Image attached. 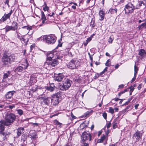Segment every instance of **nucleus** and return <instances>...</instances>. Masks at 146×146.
I'll use <instances>...</instances> for the list:
<instances>
[{"instance_id": "f257e3e1", "label": "nucleus", "mask_w": 146, "mask_h": 146, "mask_svg": "<svg viewBox=\"0 0 146 146\" xmlns=\"http://www.w3.org/2000/svg\"><path fill=\"white\" fill-rule=\"evenodd\" d=\"M15 57L13 54L8 56L5 53L1 58L0 66L2 67H9L11 64V62L14 61Z\"/></svg>"}, {"instance_id": "f03ea898", "label": "nucleus", "mask_w": 146, "mask_h": 146, "mask_svg": "<svg viewBox=\"0 0 146 146\" xmlns=\"http://www.w3.org/2000/svg\"><path fill=\"white\" fill-rule=\"evenodd\" d=\"M15 115L11 113H7L5 117V125L9 126L16 119Z\"/></svg>"}, {"instance_id": "7ed1b4c3", "label": "nucleus", "mask_w": 146, "mask_h": 146, "mask_svg": "<svg viewBox=\"0 0 146 146\" xmlns=\"http://www.w3.org/2000/svg\"><path fill=\"white\" fill-rule=\"evenodd\" d=\"M81 139L83 143L88 142L91 141L92 136L89 131H84L82 134Z\"/></svg>"}, {"instance_id": "20e7f679", "label": "nucleus", "mask_w": 146, "mask_h": 146, "mask_svg": "<svg viewBox=\"0 0 146 146\" xmlns=\"http://www.w3.org/2000/svg\"><path fill=\"white\" fill-rule=\"evenodd\" d=\"M72 82L70 80L67 79L64 82L59 85V88L62 90H66L70 86Z\"/></svg>"}, {"instance_id": "39448f33", "label": "nucleus", "mask_w": 146, "mask_h": 146, "mask_svg": "<svg viewBox=\"0 0 146 146\" xmlns=\"http://www.w3.org/2000/svg\"><path fill=\"white\" fill-rule=\"evenodd\" d=\"M44 41L48 44H53L56 41V37L52 35L43 36Z\"/></svg>"}, {"instance_id": "423d86ee", "label": "nucleus", "mask_w": 146, "mask_h": 146, "mask_svg": "<svg viewBox=\"0 0 146 146\" xmlns=\"http://www.w3.org/2000/svg\"><path fill=\"white\" fill-rule=\"evenodd\" d=\"M134 8V5L131 3H128L126 5L124 9L125 13L126 14L132 13L135 9Z\"/></svg>"}, {"instance_id": "0eeeda50", "label": "nucleus", "mask_w": 146, "mask_h": 146, "mask_svg": "<svg viewBox=\"0 0 146 146\" xmlns=\"http://www.w3.org/2000/svg\"><path fill=\"white\" fill-rule=\"evenodd\" d=\"M58 62L56 59L47 60L44 63V67H46L47 65L54 67L58 64Z\"/></svg>"}, {"instance_id": "6e6552de", "label": "nucleus", "mask_w": 146, "mask_h": 146, "mask_svg": "<svg viewBox=\"0 0 146 146\" xmlns=\"http://www.w3.org/2000/svg\"><path fill=\"white\" fill-rule=\"evenodd\" d=\"M43 103L47 106H49L51 103V98L50 97H40Z\"/></svg>"}, {"instance_id": "1a4fd4ad", "label": "nucleus", "mask_w": 146, "mask_h": 146, "mask_svg": "<svg viewBox=\"0 0 146 146\" xmlns=\"http://www.w3.org/2000/svg\"><path fill=\"white\" fill-rule=\"evenodd\" d=\"M77 63V61L72 60L69 62L68 67L69 68L71 69H74L77 68L78 67V65H76Z\"/></svg>"}, {"instance_id": "9d476101", "label": "nucleus", "mask_w": 146, "mask_h": 146, "mask_svg": "<svg viewBox=\"0 0 146 146\" xmlns=\"http://www.w3.org/2000/svg\"><path fill=\"white\" fill-rule=\"evenodd\" d=\"M12 13L13 11L12 10H11L7 14L5 13L4 15L0 19V21L2 22H4L7 19L9 18Z\"/></svg>"}, {"instance_id": "9b49d317", "label": "nucleus", "mask_w": 146, "mask_h": 146, "mask_svg": "<svg viewBox=\"0 0 146 146\" xmlns=\"http://www.w3.org/2000/svg\"><path fill=\"white\" fill-rule=\"evenodd\" d=\"M0 132V141H2L7 139L6 136L8 135L9 134V133L3 131Z\"/></svg>"}, {"instance_id": "f8f14e48", "label": "nucleus", "mask_w": 146, "mask_h": 146, "mask_svg": "<svg viewBox=\"0 0 146 146\" xmlns=\"http://www.w3.org/2000/svg\"><path fill=\"white\" fill-rule=\"evenodd\" d=\"M142 134L140 131H138L135 133L133 135V138L136 139V141H138L139 140L141 139Z\"/></svg>"}, {"instance_id": "ddd939ff", "label": "nucleus", "mask_w": 146, "mask_h": 146, "mask_svg": "<svg viewBox=\"0 0 146 146\" xmlns=\"http://www.w3.org/2000/svg\"><path fill=\"white\" fill-rule=\"evenodd\" d=\"M52 101L54 105H57L59 103V98L58 96H54L51 98Z\"/></svg>"}, {"instance_id": "4468645a", "label": "nucleus", "mask_w": 146, "mask_h": 146, "mask_svg": "<svg viewBox=\"0 0 146 146\" xmlns=\"http://www.w3.org/2000/svg\"><path fill=\"white\" fill-rule=\"evenodd\" d=\"M64 77V76L62 74H58L54 76V80L58 82L62 81Z\"/></svg>"}, {"instance_id": "2eb2a0df", "label": "nucleus", "mask_w": 146, "mask_h": 146, "mask_svg": "<svg viewBox=\"0 0 146 146\" xmlns=\"http://www.w3.org/2000/svg\"><path fill=\"white\" fill-rule=\"evenodd\" d=\"M17 136L18 137L21 134L25 132V129L24 128L20 127L18 128L17 130Z\"/></svg>"}, {"instance_id": "dca6fc26", "label": "nucleus", "mask_w": 146, "mask_h": 146, "mask_svg": "<svg viewBox=\"0 0 146 146\" xmlns=\"http://www.w3.org/2000/svg\"><path fill=\"white\" fill-rule=\"evenodd\" d=\"M5 121L3 120L0 121V132L3 131L5 129Z\"/></svg>"}, {"instance_id": "f3484780", "label": "nucleus", "mask_w": 146, "mask_h": 146, "mask_svg": "<svg viewBox=\"0 0 146 146\" xmlns=\"http://www.w3.org/2000/svg\"><path fill=\"white\" fill-rule=\"evenodd\" d=\"M15 92V91H13L8 92L5 95V97L7 99L11 98Z\"/></svg>"}, {"instance_id": "a211bd4d", "label": "nucleus", "mask_w": 146, "mask_h": 146, "mask_svg": "<svg viewBox=\"0 0 146 146\" xmlns=\"http://www.w3.org/2000/svg\"><path fill=\"white\" fill-rule=\"evenodd\" d=\"M28 67L27 66L26 67L24 68L21 66H19L16 68L14 70V72H21L23 71V69H26Z\"/></svg>"}, {"instance_id": "6ab92c4d", "label": "nucleus", "mask_w": 146, "mask_h": 146, "mask_svg": "<svg viewBox=\"0 0 146 146\" xmlns=\"http://www.w3.org/2000/svg\"><path fill=\"white\" fill-rule=\"evenodd\" d=\"M99 14L100 17L101 18L100 20L101 21L103 20L104 17L105 12L102 10H101L99 12Z\"/></svg>"}, {"instance_id": "aec40b11", "label": "nucleus", "mask_w": 146, "mask_h": 146, "mask_svg": "<svg viewBox=\"0 0 146 146\" xmlns=\"http://www.w3.org/2000/svg\"><path fill=\"white\" fill-rule=\"evenodd\" d=\"M5 32L6 33L10 30L14 31L15 30H16V29H15V28L13 27V26H6L5 27Z\"/></svg>"}, {"instance_id": "412c9836", "label": "nucleus", "mask_w": 146, "mask_h": 146, "mask_svg": "<svg viewBox=\"0 0 146 146\" xmlns=\"http://www.w3.org/2000/svg\"><path fill=\"white\" fill-rule=\"evenodd\" d=\"M27 139V137L25 135V134H23L21 137V141L23 143H27L26 140Z\"/></svg>"}, {"instance_id": "4be33fe9", "label": "nucleus", "mask_w": 146, "mask_h": 146, "mask_svg": "<svg viewBox=\"0 0 146 146\" xmlns=\"http://www.w3.org/2000/svg\"><path fill=\"white\" fill-rule=\"evenodd\" d=\"M22 29H27L28 31V32H27V33H29V31H30V30H31L32 29V27L31 26H26L23 27H22Z\"/></svg>"}, {"instance_id": "5701e85b", "label": "nucleus", "mask_w": 146, "mask_h": 146, "mask_svg": "<svg viewBox=\"0 0 146 146\" xmlns=\"http://www.w3.org/2000/svg\"><path fill=\"white\" fill-rule=\"evenodd\" d=\"M139 29H146V21L139 26Z\"/></svg>"}, {"instance_id": "b1692460", "label": "nucleus", "mask_w": 146, "mask_h": 146, "mask_svg": "<svg viewBox=\"0 0 146 146\" xmlns=\"http://www.w3.org/2000/svg\"><path fill=\"white\" fill-rule=\"evenodd\" d=\"M117 9L115 8L114 9H110L108 13H110L111 14H113L115 13H116Z\"/></svg>"}, {"instance_id": "393cba45", "label": "nucleus", "mask_w": 146, "mask_h": 146, "mask_svg": "<svg viewBox=\"0 0 146 146\" xmlns=\"http://www.w3.org/2000/svg\"><path fill=\"white\" fill-rule=\"evenodd\" d=\"M54 54L52 53H49L48 54L47 60L52 59V58L54 56Z\"/></svg>"}, {"instance_id": "a878e982", "label": "nucleus", "mask_w": 146, "mask_h": 146, "mask_svg": "<svg viewBox=\"0 0 146 146\" xmlns=\"http://www.w3.org/2000/svg\"><path fill=\"white\" fill-rule=\"evenodd\" d=\"M145 54V51L143 49H141L139 52V54L141 56H143Z\"/></svg>"}, {"instance_id": "bb28decb", "label": "nucleus", "mask_w": 146, "mask_h": 146, "mask_svg": "<svg viewBox=\"0 0 146 146\" xmlns=\"http://www.w3.org/2000/svg\"><path fill=\"white\" fill-rule=\"evenodd\" d=\"M90 26L92 27L93 28L95 26V19H94L92 18V21L90 22Z\"/></svg>"}, {"instance_id": "cd10ccee", "label": "nucleus", "mask_w": 146, "mask_h": 146, "mask_svg": "<svg viewBox=\"0 0 146 146\" xmlns=\"http://www.w3.org/2000/svg\"><path fill=\"white\" fill-rule=\"evenodd\" d=\"M12 25H13V27L15 28V29H16V30H17L18 28V27H17L18 25V23L16 22H15L13 21V22L12 23Z\"/></svg>"}, {"instance_id": "c85d7f7f", "label": "nucleus", "mask_w": 146, "mask_h": 146, "mask_svg": "<svg viewBox=\"0 0 146 146\" xmlns=\"http://www.w3.org/2000/svg\"><path fill=\"white\" fill-rule=\"evenodd\" d=\"M106 138V136L104 135L101 137L100 139H98V143H101L103 142V141Z\"/></svg>"}, {"instance_id": "c756f323", "label": "nucleus", "mask_w": 146, "mask_h": 146, "mask_svg": "<svg viewBox=\"0 0 146 146\" xmlns=\"http://www.w3.org/2000/svg\"><path fill=\"white\" fill-rule=\"evenodd\" d=\"M45 88L46 90L51 92L53 91L54 90V88L52 87H50V86H46Z\"/></svg>"}, {"instance_id": "7c9ffc66", "label": "nucleus", "mask_w": 146, "mask_h": 146, "mask_svg": "<svg viewBox=\"0 0 146 146\" xmlns=\"http://www.w3.org/2000/svg\"><path fill=\"white\" fill-rule=\"evenodd\" d=\"M17 113L20 116L22 115L23 114V111L21 109H18L17 110Z\"/></svg>"}, {"instance_id": "2f4dec72", "label": "nucleus", "mask_w": 146, "mask_h": 146, "mask_svg": "<svg viewBox=\"0 0 146 146\" xmlns=\"http://www.w3.org/2000/svg\"><path fill=\"white\" fill-rule=\"evenodd\" d=\"M41 19L46 20V17L45 16V15L43 11L41 12Z\"/></svg>"}, {"instance_id": "473e14b6", "label": "nucleus", "mask_w": 146, "mask_h": 146, "mask_svg": "<svg viewBox=\"0 0 146 146\" xmlns=\"http://www.w3.org/2000/svg\"><path fill=\"white\" fill-rule=\"evenodd\" d=\"M134 75H136V74L137 72V71L138 70V68L137 66H136V64H135L134 66Z\"/></svg>"}, {"instance_id": "72a5a7b5", "label": "nucleus", "mask_w": 146, "mask_h": 146, "mask_svg": "<svg viewBox=\"0 0 146 146\" xmlns=\"http://www.w3.org/2000/svg\"><path fill=\"white\" fill-rule=\"evenodd\" d=\"M129 89H130V90L129 91V95H131L132 92L134 90V88L132 86H131L129 88Z\"/></svg>"}, {"instance_id": "f704fd0d", "label": "nucleus", "mask_w": 146, "mask_h": 146, "mask_svg": "<svg viewBox=\"0 0 146 146\" xmlns=\"http://www.w3.org/2000/svg\"><path fill=\"white\" fill-rule=\"evenodd\" d=\"M9 74H10V73L9 71H8V72L7 73L4 74V76H3L4 78H7L8 77V76H9Z\"/></svg>"}, {"instance_id": "c9c22d12", "label": "nucleus", "mask_w": 146, "mask_h": 146, "mask_svg": "<svg viewBox=\"0 0 146 146\" xmlns=\"http://www.w3.org/2000/svg\"><path fill=\"white\" fill-rule=\"evenodd\" d=\"M139 6L140 7L143 4V5H145V3L143 1H140L138 2Z\"/></svg>"}, {"instance_id": "e433bc0d", "label": "nucleus", "mask_w": 146, "mask_h": 146, "mask_svg": "<svg viewBox=\"0 0 146 146\" xmlns=\"http://www.w3.org/2000/svg\"><path fill=\"white\" fill-rule=\"evenodd\" d=\"M132 97L129 98L128 99V101L126 102L125 104H124L123 105H123H127L128 104V103L130 102V101L132 99Z\"/></svg>"}, {"instance_id": "4c0bfd02", "label": "nucleus", "mask_w": 146, "mask_h": 146, "mask_svg": "<svg viewBox=\"0 0 146 146\" xmlns=\"http://www.w3.org/2000/svg\"><path fill=\"white\" fill-rule=\"evenodd\" d=\"M49 9V7L47 6L46 4V5H45L44 7L43 8V10L44 11H48Z\"/></svg>"}, {"instance_id": "58836bf2", "label": "nucleus", "mask_w": 146, "mask_h": 146, "mask_svg": "<svg viewBox=\"0 0 146 146\" xmlns=\"http://www.w3.org/2000/svg\"><path fill=\"white\" fill-rule=\"evenodd\" d=\"M109 112L111 114H113L114 113V110L111 107H110L109 108Z\"/></svg>"}, {"instance_id": "ea45409f", "label": "nucleus", "mask_w": 146, "mask_h": 146, "mask_svg": "<svg viewBox=\"0 0 146 146\" xmlns=\"http://www.w3.org/2000/svg\"><path fill=\"white\" fill-rule=\"evenodd\" d=\"M111 62L110 60H108L106 63V65L108 66H109L111 64Z\"/></svg>"}, {"instance_id": "a19ab883", "label": "nucleus", "mask_w": 146, "mask_h": 146, "mask_svg": "<svg viewBox=\"0 0 146 146\" xmlns=\"http://www.w3.org/2000/svg\"><path fill=\"white\" fill-rule=\"evenodd\" d=\"M113 129H115L117 127V123L113 122Z\"/></svg>"}, {"instance_id": "79ce46f5", "label": "nucleus", "mask_w": 146, "mask_h": 146, "mask_svg": "<svg viewBox=\"0 0 146 146\" xmlns=\"http://www.w3.org/2000/svg\"><path fill=\"white\" fill-rule=\"evenodd\" d=\"M102 116L105 119H106L107 117V114L106 112H104L102 114Z\"/></svg>"}, {"instance_id": "37998d69", "label": "nucleus", "mask_w": 146, "mask_h": 146, "mask_svg": "<svg viewBox=\"0 0 146 146\" xmlns=\"http://www.w3.org/2000/svg\"><path fill=\"white\" fill-rule=\"evenodd\" d=\"M68 55L72 57L74 55V54L73 52L71 51H69L68 53Z\"/></svg>"}, {"instance_id": "c03bdc74", "label": "nucleus", "mask_w": 146, "mask_h": 146, "mask_svg": "<svg viewBox=\"0 0 146 146\" xmlns=\"http://www.w3.org/2000/svg\"><path fill=\"white\" fill-rule=\"evenodd\" d=\"M43 40H44V38H43V36H41V37H40L39 38H37V40L38 41H41Z\"/></svg>"}, {"instance_id": "a18cd8bd", "label": "nucleus", "mask_w": 146, "mask_h": 146, "mask_svg": "<svg viewBox=\"0 0 146 146\" xmlns=\"http://www.w3.org/2000/svg\"><path fill=\"white\" fill-rule=\"evenodd\" d=\"M136 75H134V76L133 78L131 80V83H132L133 81H134L136 79Z\"/></svg>"}, {"instance_id": "49530a36", "label": "nucleus", "mask_w": 146, "mask_h": 146, "mask_svg": "<svg viewBox=\"0 0 146 146\" xmlns=\"http://www.w3.org/2000/svg\"><path fill=\"white\" fill-rule=\"evenodd\" d=\"M36 136H37V135H36V134H35L34 135L31 136V138H32V139L35 140V139L36 137Z\"/></svg>"}, {"instance_id": "de8ad7c7", "label": "nucleus", "mask_w": 146, "mask_h": 146, "mask_svg": "<svg viewBox=\"0 0 146 146\" xmlns=\"http://www.w3.org/2000/svg\"><path fill=\"white\" fill-rule=\"evenodd\" d=\"M134 7L135 9H139L140 7L139 6L138 3L136 6L134 5Z\"/></svg>"}, {"instance_id": "09e8293b", "label": "nucleus", "mask_w": 146, "mask_h": 146, "mask_svg": "<svg viewBox=\"0 0 146 146\" xmlns=\"http://www.w3.org/2000/svg\"><path fill=\"white\" fill-rule=\"evenodd\" d=\"M113 39L111 38V36H110L108 40V42L111 43L113 41Z\"/></svg>"}, {"instance_id": "8fccbe9b", "label": "nucleus", "mask_w": 146, "mask_h": 146, "mask_svg": "<svg viewBox=\"0 0 146 146\" xmlns=\"http://www.w3.org/2000/svg\"><path fill=\"white\" fill-rule=\"evenodd\" d=\"M20 40L21 41L23 42L24 43H25V39L23 38V37L21 38H20Z\"/></svg>"}, {"instance_id": "3c124183", "label": "nucleus", "mask_w": 146, "mask_h": 146, "mask_svg": "<svg viewBox=\"0 0 146 146\" xmlns=\"http://www.w3.org/2000/svg\"><path fill=\"white\" fill-rule=\"evenodd\" d=\"M15 106L13 105H9V106H8V107L10 109H12L13 108H15Z\"/></svg>"}, {"instance_id": "603ef678", "label": "nucleus", "mask_w": 146, "mask_h": 146, "mask_svg": "<svg viewBox=\"0 0 146 146\" xmlns=\"http://www.w3.org/2000/svg\"><path fill=\"white\" fill-rule=\"evenodd\" d=\"M111 122H109L108 124H107L106 127L107 128H109L111 126Z\"/></svg>"}, {"instance_id": "864d4df0", "label": "nucleus", "mask_w": 146, "mask_h": 146, "mask_svg": "<svg viewBox=\"0 0 146 146\" xmlns=\"http://www.w3.org/2000/svg\"><path fill=\"white\" fill-rule=\"evenodd\" d=\"M124 86V85H123V84H121V85H119V86H118V89H119V88H123Z\"/></svg>"}, {"instance_id": "5fc2aeb1", "label": "nucleus", "mask_w": 146, "mask_h": 146, "mask_svg": "<svg viewBox=\"0 0 146 146\" xmlns=\"http://www.w3.org/2000/svg\"><path fill=\"white\" fill-rule=\"evenodd\" d=\"M127 89H125L123 91L121 92H120V94H122L124 93L125 92H127Z\"/></svg>"}, {"instance_id": "6e6d98bb", "label": "nucleus", "mask_w": 146, "mask_h": 146, "mask_svg": "<svg viewBox=\"0 0 146 146\" xmlns=\"http://www.w3.org/2000/svg\"><path fill=\"white\" fill-rule=\"evenodd\" d=\"M91 40L92 38L91 37H90L87 38V40H86V41L88 42H88L90 41Z\"/></svg>"}, {"instance_id": "4d7b16f0", "label": "nucleus", "mask_w": 146, "mask_h": 146, "mask_svg": "<svg viewBox=\"0 0 146 146\" xmlns=\"http://www.w3.org/2000/svg\"><path fill=\"white\" fill-rule=\"evenodd\" d=\"M55 123L56 125H58L60 124V123H59L57 120H55Z\"/></svg>"}, {"instance_id": "13d9d810", "label": "nucleus", "mask_w": 146, "mask_h": 146, "mask_svg": "<svg viewBox=\"0 0 146 146\" xmlns=\"http://www.w3.org/2000/svg\"><path fill=\"white\" fill-rule=\"evenodd\" d=\"M83 143L84 144L83 146H89V144L88 142L86 143L85 142Z\"/></svg>"}, {"instance_id": "bf43d9fd", "label": "nucleus", "mask_w": 146, "mask_h": 146, "mask_svg": "<svg viewBox=\"0 0 146 146\" xmlns=\"http://www.w3.org/2000/svg\"><path fill=\"white\" fill-rule=\"evenodd\" d=\"M42 20V24L40 25V26H42V25L44 24L45 23V21H46V20H44V19L43 20Z\"/></svg>"}, {"instance_id": "052dcab7", "label": "nucleus", "mask_w": 146, "mask_h": 146, "mask_svg": "<svg viewBox=\"0 0 146 146\" xmlns=\"http://www.w3.org/2000/svg\"><path fill=\"white\" fill-rule=\"evenodd\" d=\"M102 131H100L98 132V136H100V135L102 134Z\"/></svg>"}, {"instance_id": "680f3d73", "label": "nucleus", "mask_w": 146, "mask_h": 146, "mask_svg": "<svg viewBox=\"0 0 146 146\" xmlns=\"http://www.w3.org/2000/svg\"><path fill=\"white\" fill-rule=\"evenodd\" d=\"M141 84H140L139 86L137 87V88L139 90H140L141 88Z\"/></svg>"}, {"instance_id": "e2e57ef3", "label": "nucleus", "mask_w": 146, "mask_h": 146, "mask_svg": "<svg viewBox=\"0 0 146 146\" xmlns=\"http://www.w3.org/2000/svg\"><path fill=\"white\" fill-rule=\"evenodd\" d=\"M120 100V99L118 98H115L113 99V100H114L115 101L117 102L119 100Z\"/></svg>"}, {"instance_id": "0e129e2a", "label": "nucleus", "mask_w": 146, "mask_h": 146, "mask_svg": "<svg viewBox=\"0 0 146 146\" xmlns=\"http://www.w3.org/2000/svg\"><path fill=\"white\" fill-rule=\"evenodd\" d=\"M9 0H7L5 2V4H7V5H8V6L9 7Z\"/></svg>"}, {"instance_id": "69168bd1", "label": "nucleus", "mask_w": 146, "mask_h": 146, "mask_svg": "<svg viewBox=\"0 0 146 146\" xmlns=\"http://www.w3.org/2000/svg\"><path fill=\"white\" fill-rule=\"evenodd\" d=\"M139 106V104H136L135 106V108L136 109H137V107H138V106Z\"/></svg>"}, {"instance_id": "338daca9", "label": "nucleus", "mask_w": 146, "mask_h": 146, "mask_svg": "<svg viewBox=\"0 0 146 146\" xmlns=\"http://www.w3.org/2000/svg\"><path fill=\"white\" fill-rule=\"evenodd\" d=\"M71 116L73 119H74L76 117L74 115L72 112L71 113Z\"/></svg>"}, {"instance_id": "774afa93", "label": "nucleus", "mask_w": 146, "mask_h": 146, "mask_svg": "<svg viewBox=\"0 0 146 146\" xmlns=\"http://www.w3.org/2000/svg\"><path fill=\"white\" fill-rule=\"evenodd\" d=\"M119 65L118 64H117L115 66V69H117L118 67H119Z\"/></svg>"}]
</instances>
